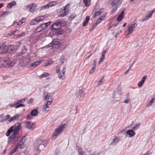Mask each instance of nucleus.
Returning a JSON list of instances; mask_svg holds the SVG:
<instances>
[{"label":"nucleus","instance_id":"obj_1","mask_svg":"<svg viewBox=\"0 0 155 155\" xmlns=\"http://www.w3.org/2000/svg\"><path fill=\"white\" fill-rule=\"evenodd\" d=\"M21 125V124L20 123H16L8 130L6 133V136H9L10 134L12 133L11 135L8 137V143L11 142L13 140L15 142H16L20 140V137H18V133L19 130L20 129Z\"/></svg>","mask_w":155,"mask_h":155},{"label":"nucleus","instance_id":"obj_2","mask_svg":"<svg viewBox=\"0 0 155 155\" xmlns=\"http://www.w3.org/2000/svg\"><path fill=\"white\" fill-rule=\"evenodd\" d=\"M122 3L121 0H111L110 3L112 5L111 13L113 14L115 12L117 8L120 6Z\"/></svg>","mask_w":155,"mask_h":155},{"label":"nucleus","instance_id":"obj_3","mask_svg":"<svg viewBox=\"0 0 155 155\" xmlns=\"http://www.w3.org/2000/svg\"><path fill=\"white\" fill-rule=\"evenodd\" d=\"M66 124H64L59 126L55 130L54 133L52 136V140H55L65 128Z\"/></svg>","mask_w":155,"mask_h":155},{"label":"nucleus","instance_id":"obj_4","mask_svg":"<svg viewBox=\"0 0 155 155\" xmlns=\"http://www.w3.org/2000/svg\"><path fill=\"white\" fill-rule=\"evenodd\" d=\"M65 25V23L61 20H58L52 25L51 29L58 30L61 29L62 27L64 26Z\"/></svg>","mask_w":155,"mask_h":155},{"label":"nucleus","instance_id":"obj_5","mask_svg":"<svg viewBox=\"0 0 155 155\" xmlns=\"http://www.w3.org/2000/svg\"><path fill=\"white\" fill-rule=\"evenodd\" d=\"M43 95V98L44 101L46 102L51 104L53 101V96L51 94L48 92H44Z\"/></svg>","mask_w":155,"mask_h":155},{"label":"nucleus","instance_id":"obj_6","mask_svg":"<svg viewBox=\"0 0 155 155\" xmlns=\"http://www.w3.org/2000/svg\"><path fill=\"white\" fill-rule=\"evenodd\" d=\"M65 69L63 68L62 70L59 69V68L56 69V71L58 73V77L59 78L63 80L65 78L64 75L65 72Z\"/></svg>","mask_w":155,"mask_h":155},{"label":"nucleus","instance_id":"obj_7","mask_svg":"<svg viewBox=\"0 0 155 155\" xmlns=\"http://www.w3.org/2000/svg\"><path fill=\"white\" fill-rule=\"evenodd\" d=\"M37 5L34 3H31L29 5H28L26 6L27 9H28V10L30 12L34 13L36 12V7Z\"/></svg>","mask_w":155,"mask_h":155},{"label":"nucleus","instance_id":"obj_8","mask_svg":"<svg viewBox=\"0 0 155 155\" xmlns=\"http://www.w3.org/2000/svg\"><path fill=\"white\" fill-rule=\"evenodd\" d=\"M69 4L66 5L64 8L63 12L61 14H59L58 16L59 17H64L67 15L69 13L68 8H69Z\"/></svg>","mask_w":155,"mask_h":155},{"label":"nucleus","instance_id":"obj_9","mask_svg":"<svg viewBox=\"0 0 155 155\" xmlns=\"http://www.w3.org/2000/svg\"><path fill=\"white\" fill-rule=\"evenodd\" d=\"M137 25L136 23H134L129 25L127 29L128 32L127 35H129L132 33L133 31L134 30Z\"/></svg>","mask_w":155,"mask_h":155},{"label":"nucleus","instance_id":"obj_10","mask_svg":"<svg viewBox=\"0 0 155 155\" xmlns=\"http://www.w3.org/2000/svg\"><path fill=\"white\" fill-rule=\"evenodd\" d=\"M84 89L82 88L81 89H80L76 93V97L77 98L80 99L81 97H84L85 95V94L84 93Z\"/></svg>","mask_w":155,"mask_h":155},{"label":"nucleus","instance_id":"obj_11","mask_svg":"<svg viewBox=\"0 0 155 155\" xmlns=\"http://www.w3.org/2000/svg\"><path fill=\"white\" fill-rule=\"evenodd\" d=\"M17 50V47L16 46L11 45L9 47H8L7 51H8V53H14Z\"/></svg>","mask_w":155,"mask_h":155},{"label":"nucleus","instance_id":"obj_12","mask_svg":"<svg viewBox=\"0 0 155 155\" xmlns=\"http://www.w3.org/2000/svg\"><path fill=\"white\" fill-rule=\"evenodd\" d=\"M26 127L30 130H33L35 127V124L31 121H26Z\"/></svg>","mask_w":155,"mask_h":155},{"label":"nucleus","instance_id":"obj_13","mask_svg":"<svg viewBox=\"0 0 155 155\" xmlns=\"http://www.w3.org/2000/svg\"><path fill=\"white\" fill-rule=\"evenodd\" d=\"M57 4V3L55 2H50L49 3L47 4L46 5H45L43 6H42L41 7V9H44L45 8H48L49 7H51Z\"/></svg>","mask_w":155,"mask_h":155},{"label":"nucleus","instance_id":"obj_14","mask_svg":"<svg viewBox=\"0 0 155 155\" xmlns=\"http://www.w3.org/2000/svg\"><path fill=\"white\" fill-rule=\"evenodd\" d=\"M51 104H50V103L46 102L43 106L41 110L43 112H47L49 111V105H50Z\"/></svg>","mask_w":155,"mask_h":155},{"label":"nucleus","instance_id":"obj_15","mask_svg":"<svg viewBox=\"0 0 155 155\" xmlns=\"http://www.w3.org/2000/svg\"><path fill=\"white\" fill-rule=\"evenodd\" d=\"M126 133L128 135V137L131 138L134 137L135 134V132L132 130H127L126 132Z\"/></svg>","mask_w":155,"mask_h":155},{"label":"nucleus","instance_id":"obj_16","mask_svg":"<svg viewBox=\"0 0 155 155\" xmlns=\"http://www.w3.org/2000/svg\"><path fill=\"white\" fill-rule=\"evenodd\" d=\"M44 140L42 139L39 138L37 139V141L35 142V147L39 146V145L45 143Z\"/></svg>","mask_w":155,"mask_h":155},{"label":"nucleus","instance_id":"obj_17","mask_svg":"<svg viewBox=\"0 0 155 155\" xmlns=\"http://www.w3.org/2000/svg\"><path fill=\"white\" fill-rule=\"evenodd\" d=\"M48 143V142H45V143H44L42 144H41L39 145V146H38L36 147V148L37 150H39L40 152L41 150H43V149H44V148L47 146Z\"/></svg>","mask_w":155,"mask_h":155},{"label":"nucleus","instance_id":"obj_18","mask_svg":"<svg viewBox=\"0 0 155 155\" xmlns=\"http://www.w3.org/2000/svg\"><path fill=\"white\" fill-rule=\"evenodd\" d=\"M119 141V139L117 137H115L114 139L111 140L110 144V145H115Z\"/></svg>","mask_w":155,"mask_h":155},{"label":"nucleus","instance_id":"obj_19","mask_svg":"<svg viewBox=\"0 0 155 155\" xmlns=\"http://www.w3.org/2000/svg\"><path fill=\"white\" fill-rule=\"evenodd\" d=\"M15 60H13L9 64V62L7 60L4 59L3 60V61L7 64V66L10 67L13 66L14 64L15 63Z\"/></svg>","mask_w":155,"mask_h":155},{"label":"nucleus","instance_id":"obj_20","mask_svg":"<svg viewBox=\"0 0 155 155\" xmlns=\"http://www.w3.org/2000/svg\"><path fill=\"white\" fill-rule=\"evenodd\" d=\"M45 27L44 26V25L43 24H42L38 26L37 28L35 30V32H39L42 30H43L45 28Z\"/></svg>","mask_w":155,"mask_h":155},{"label":"nucleus","instance_id":"obj_21","mask_svg":"<svg viewBox=\"0 0 155 155\" xmlns=\"http://www.w3.org/2000/svg\"><path fill=\"white\" fill-rule=\"evenodd\" d=\"M42 61V60H39L38 61H36L31 64V67H36L41 63Z\"/></svg>","mask_w":155,"mask_h":155},{"label":"nucleus","instance_id":"obj_22","mask_svg":"<svg viewBox=\"0 0 155 155\" xmlns=\"http://www.w3.org/2000/svg\"><path fill=\"white\" fill-rule=\"evenodd\" d=\"M147 78V76L146 75H145L143 77L141 81L139 82L138 84V86L139 87H142Z\"/></svg>","mask_w":155,"mask_h":155},{"label":"nucleus","instance_id":"obj_23","mask_svg":"<svg viewBox=\"0 0 155 155\" xmlns=\"http://www.w3.org/2000/svg\"><path fill=\"white\" fill-rule=\"evenodd\" d=\"M121 90L120 87H118L116 89H115L114 93L115 94H117V96H121Z\"/></svg>","mask_w":155,"mask_h":155},{"label":"nucleus","instance_id":"obj_24","mask_svg":"<svg viewBox=\"0 0 155 155\" xmlns=\"http://www.w3.org/2000/svg\"><path fill=\"white\" fill-rule=\"evenodd\" d=\"M104 8H101L97 12H96L94 15V16L95 17L98 15H101L103 12Z\"/></svg>","mask_w":155,"mask_h":155},{"label":"nucleus","instance_id":"obj_25","mask_svg":"<svg viewBox=\"0 0 155 155\" xmlns=\"http://www.w3.org/2000/svg\"><path fill=\"white\" fill-rule=\"evenodd\" d=\"M90 17L89 16H87L85 19V20L84 21L83 24V26H86L88 24V22L90 20Z\"/></svg>","mask_w":155,"mask_h":155},{"label":"nucleus","instance_id":"obj_26","mask_svg":"<svg viewBox=\"0 0 155 155\" xmlns=\"http://www.w3.org/2000/svg\"><path fill=\"white\" fill-rule=\"evenodd\" d=\"M61 45H54V44H49L48 45V46L49 47H51V48L53 49H58Z\"/></svg>","mask_w":155,"mask_h":155},{"label":"nucleus","instance_id":"obj_27","mask_svg":"<svg viewBox=\"0 0 155 155\" xmlns=\"http://www.w3.org/2000/svg\"><path fill=\"white\" fill-rule=\"evenodd\" d=\"M16 4V2L15 1H12L11 2L8 4L7 6L8 8H10L12 6H14Z\"/></svg>","mask_w":155,"mask_h":155},{"label":"nucleus","instance_id":"obj_28","mask_svg":"<svg viewBox=\"0 0 155 155\" xmlns=\"http://www.w3.org/2000/svg\"><path fill=\"white\" fill-rule=\"evenodd\" d=\"M120 96H117V94H115L114 93L113 94V97L114 98V100L116 101H119L120 99Z\"/></svg>","mask_w":155,"mask_h":155},{"label":"nucleus","instance_id":"obj_29","mask_svg":"<svg viewBox=\"0 0 155 155\" xmlns=\"http://www.w3.org/2000/svg\"><path fill=\"white\" fill-rule=\"evenodd\" d=\"M30 113L33 116H36L38 114V111L37 109H35L32 110Z\"/></svg>","mask_w":155,"mask_h":155},{"label":"nucleus","instance_id":"obj_30","mask_svg":"<svg viewBox=\"0 0 155 155\" xmlns=\"http://www.w3.org/2000/svg\"><path fill=\"white\" fill-rule=\"evenodd\" d=\"M17 145H18V147H19L21 149L25 147L24 142H22L19 141Z\"/></svg>","mask_w":155,"mask_h":155},{"label":"nucleus","instance_id":"obj_31","mask_svg":"<svg viewBox=\"0 0 155 155\" xmlns=\"http://www.w3.org/2000/svg\"><path fill=\"white\" fill-rule=\"evenodd\" d=\"M19 116V114H17L15 115H14L9 120V122H12L14 120H15L16 119L17 117H18Z\"/></svg>","mask_w":155,"mask_h":155},{"label":"nucleus","instance_id":"obj_32","mask_svg":"<svg viewBox=\"0 0 155 155\" xmlns=\"http://www.w3.org/2000/svg\"><path fill=\"white\" fill-rule=\"evenodd\" d=\"M18 149V145H16L14 149H13L9 153V155H12Z\"/></svg>","mask_w":155,"mask_h":155},{"label":"nucleus","instance_id":"obj_33","mask_svg":"<svg viewBox=\"0 0 155 155\" xmlns=\"http://www.w3.org/2000/svg\"><path fill=\"white\" fill-rule=\"evenodd\" d=\"M149 15V13L148 14H147L145 17L142 19L141 21L142 22H143L146 20H148L152 16H150Z\"/></svg>","mask_w":155,"mask_h":155},{"label":"nucleus","instance_id":"obj_34","mask_svg":"<svg viewBox=\"0 0 155 155\" xmlns=\"http://www.w3.org/2000/svg\"><path fill=\"white\" fill-rule=\"evenodd\" d=\"M50 44H54V45H61L60 42L56 40H53L50 43Z\"/></svg>","mask_w":155,"mask_h":155},{"label":"nucleus","instance_id":"obj_35","mask_svg":"<svg viewBox=\"0 0 155 155\" xmlns=\"http://www.w3.org/2000/svg\"><path fill=\"white\" fill-rule=\"evenodd\" d=\"M25 19L24 18H22L21 20L17 23V25H19L22 24L24 22L23 21H25Z\"/></svg>","mask_w":155,"mask_h":155},{"label":"nucleus","instance_id":"obj_36","mask_svg":"<svg viewBox=\"0 0 155 155\" xmlns=\"http://www.w3.org/2000/svg\"><path fill=\"white\" fill-rule=\"evenodd\" d=\"M8 49V46H6L4 48V49H3L2 50V51L1 52V54H5L6 53L8 52V51H7V50Z\"/></svg>","mask_w":155,"mask_h":155},{"label":"nucleus","instance_id":"obj_37","mask_svg":"<svg viewBox=\"0 0 155 155\" xmlns=\"http://www.w3.org/2000/svg\"><path fill=\"white\" fill-rule=\"evenodd\" d=\"M27 49L26 48L25 45H24L22 47L21 54H22L25 53L27 51Z\"/></svg>","mask_w":155,"mask_h":155},{"label":"nucleus","instance_id":"obj_38","mask_svg":"<svg viewBox=\"0 0 155 155\" xmlns=\"http://www.w3.org/2000/svg\"><path fill=\"white\" fill-rule=\"evenodd\" d=\"M104 76H103L101 79V80H100L98 82V83H97V85H98V86H99L100 85H101L102 84L104 81V80L103 81V79H104Z\"/></svg>","mask_w":155,"mask_h":155},{"label":"nucleus","instance_id":"obj_39","mask_svg":"<svg viewBox=\"0 0 155 155\" xmlns=\"http://www.w3.org/2000/svg\"><path fill=\"white\" fill-rule=\"evenodd\" d=\"M49 75V74L48 73L44 72L43 73L41 74V78L45 77L47 76H48Z\"/></svg>","mask_w":155,"mask_h":155},{"label":"nucleus","instance_id":"obj_40","mask_svg":"<svg viewBox=\"0 0 155 155\" xmlns=\"http://www.w3.org/2000/svg\"><path fill=\"white\" fill-rule=\"evenodd\" d=\"M6 46L5 44L3 43H2L0 44V49L2 51L3 49H4Z\"/></svg>","mask_w":155,"mask_h":155},{"label":"nucleus","instance_id":"obj_41","mask_svg":"<svg viewBox=\"0 0 155 155\" xmlns=\"http://www.w3.org/2000/svg\"><path fill=\"white\" fill-rule=\"evenodd\" d=\"M37 21H36L35 19L31 21L30 22V24L31 25H34L36 24L37 23Z\"/></svg>","mask_w":155,"mask_h":155},{"label":"nucleus","instance_id":"obj_42","mask_svg":"<svg viewBox=\"0 0 155 155\" xmlns=\"http://www.w3.org/2000/svg\"><path fill=\"white\" fill-rule=\"evenodd\" d=\"M124 18V16H121L120 15H119V16L117 18V21L118 22H119L122 20Z\"/></svg>","mask_w":155,"mask_h":155},{"label":"nucleus","instance_id":"obj_43","mask_svg":"<svg viewBox=\"0 0 155 155\" xmlns=\"http://www.w3.org/2000/svg\"><path fill=\"white\" fill-rule=\"evenodd\" d=\"M140 125V123H138V124H135V126L133 127L132 128L134 130L136 129H137L138 128Z\"/></svg>","mask_w":155,"mask_h":155},{"label":"nucleus","instance_id":"obj_44","mask_svg":"<svg viewBox=\"0 0 155 155\" xmlns=\"http://www.w3.org/2000/svg\"><path fill=\"white\" fill-rule=\"evenodd\" d=\"M53 63V62L52 61H49L48 63H46V64L43 65L44 67H46L51 65Z\"/></svg>","mask_w":155,"mask_h":155},{"label":"nucleus","instance_id":"obj_45","mask_svg":"<svg viewBox=\"0 0 155 155\" xmlns=\"http://www.w3.org/2000/svg\"><path fill=\"white\" fill-rule=\"evenodd\" d=\"M104 59L105 56H102L101 55L100 58V60L99 62L98 63V64H99L100 63L104 61Z\"/></svg>","mask_w":155,"mask_h":155},{"label":"nucleus","instance_id":"obj_46","mask_svg":"<svg viewBox=\"0 0 155 155\" xmlns=\"http://www.w3.org/2000/svg\"><path fill=\"white\" fill-rule=\"evenodd\" d=\"M32 115L30 114H28L27 116V118L28 120L32 119L33 118Z\"/></svg>","mask_w":155,"mask_h":155},{"label":"nucleus","instance_id":"obj_47","mask_svg":"<svg viewBox=\"0 0 155 155\" xmlns=\"http://www.w3.org/2000/svg\"><path fill=\"white\" fill-rule=\"evenodd\" d=\"M97 62V59H94L93 63V67L92 68H94L96 67V64Z\"/></svg>","mask_w":155,"mask_h":155},{"label":"nucleus","instance_id":"obj_48","mask_svg":"<svg viewBox=\"0 0 155 155\" xmlns=\"http://www.w3.org/2000/svg\"><path fill=\"white\" fill-rule=\"evenodd\" d=\"M64 61V58L63 57L62 58H61L60 61L59 63L60 64H63Z\"/></svg>","mask_w":155,"mask_h":155},{"label":"nucleus","instance_id":"obj_49","mask_svg":"<svg viewBox=\"0 0 155 155\" xmlns=\"http://www.w3.org/2000/svg\"><path fill=\"white\" fill-rule=\"evenodd\" d=\"M17 31V30H16L15 31H10L8 34V35H12L14 34Z\"/></svg>","mask_w":155,"mask_h":155},{"label":"nucleus","instance_id":"obj_50","mask_svg":"<svg viewBox=\"0 0 155 155\" xmlns=\"http://www.w3.org/2000/svg\"><path fill=\"white\" fill-rule=\"evenodd\" d=\"M76 15L75 14H72L70 16V18H71V20H72L76 17Z\"/></svg>","mask_w":155,"mask_h":155},{"label":"nucleus","instance_id":"obj_51","mask_svg":"<svg viewBox=\"0 0 155 155\" xmlns=\"http://www.w3.org/2000/svg\"><path fill=\"white\" fill-rule=\"evenodd\" d=\"M25 106V105L24 104H19L18 105H17L15 107V108H17L19 107H24Z\"/></svg>","mask_w":155,"mask_h":155},{"label":"nucleus","instance_id":"obj_52","mask_svg":"<svg viewBox=\"0 0 155 155\" xmlns=\"http://www.w3.org/2000/svg\"><path fill=\"white\" fill-rule=\"evenodd\" d=\"M51 24V21H49L47 23H43L45 28H46L48 26H49Z\"/></svg>","mask_w":155,"mask_h":155},{"label":"nucleus","instance_id":"obj_53","mask_svg":"<svg viewBox=\"0 0 155 155\" xmlns=\"http://www.w3.org/2000/svg\"><path fill=\"white\" fill-rule=\"evenodd\" d=\"M39 18L40 19V21H43L44 19L46 18V17L45 15H43V16H39Z\"/></svg>","mask_w":155,"mask_h":155},{"label":"nucleus","instance_id":"obj_54","mask_svg":"<svg viewBox=\"0 0 155 155\" xmlns=\"http://www.w3.org/2000/svg\"><path fill=\"white\" fill-rule=\"evenodd\" d=\"M10 14V12H5L2 14V15L3 16L4 15H7L8 14Z\"/></svg>","mask_w":155,"mask_h":155},{"label":"nucleus","instance_id":"obj_55","mask_svg":"<svg viewBox=\"0 0 155 155\" xmlns=\"http://www.w3.org/2000/svg\"><path fill=\"white\" fill-rule=\"evenodd\" d=\"M101 21H102L101 20V19L99 18H98L95 23L96 25L99 24L101 22Z\"/></svg>","mask_w":155,"mask_h":155},{"label":"nucleus","instance_id":"obj_56","mask_svg":"<svg viewBox=\"0 0 155 155\" xmlns=\"http://www.w3.org/2000/svg\"><path fill=\"white\" fill-rule=\"evenodd\" d=\"M25 140H26L25 136H24L21 138V139L20 140V141L22 142H24L25 141Z\"/></svg>","mask_w":155,"mask_h":155},{"label":"nucleus","instance_id":"obj_57","mask_svg":"<svg viewBox=\"0 0 155 155\" xmlns=\"http://www.w3.org/2000/svg\"><path fill=\"white\" fill-rule=\"evenodd\" d=\"M85 4V5L87 6L88 5L87 3L89 2H90V0H83Z\"/></svg>","mask_w":155,"mask_h":155},{"label":"nucleus","instance_id":"obj_58","mask_svg":"<svg viewBox=\"0 0 155 155\" xmlns=\"http://www.w3.org/2000/svg\"><path fill=\"white\" fill-rule=\"evenodd\" d=\"M79 155H84L85 154V152L84 151H79V152H78Z\"/></svg>","mask_w":155,"mask_h":155},{"label":"nucleus","instance_id":"obj_59","mask_svg":"<svg viewBox=\"0 0 155 155\" xmlns=\"http://www.w3.org/2000/svg\"><path fill=\"white\" fill-rule=\"evenodd\" d=\"M25 32H21L20 34H18V35L19 37L23 36L25 35Z\"/></svg>","mask_w":155,"mask_h":155},{"label":"nucleus","instance_id":"obj_60","mask_svg":"<svg viewBox=\"0 0 155 155\" xmlns=\"http://www.w3.org/2000/svg\"><path fill=\"white\" fill-rule=\"evenodd\" d=\"M155 12V8H154V9H153V10L151 11V12H149V13H150V16H152V14L154 12Z\"/></svg>","mask_w":155,"mask_h":155},{"label":"nucleus","instance_id":"obj_61","mask_svg":"<svg viewBox=\"0 0 155 155\" xmlns=\"http://www.w3.org/2000/svg\"><path fill=\"white\" fill-rule=\"evenodd\" d=\"M94 69L95 68H91L90 69L89 71V74H92L94 71Z\"/></svg>","mask_w":155,"mask_h":155},{"label":"nucleus","instance_id":"obj_62","mask_svg":"<svg viewBox=\"0 0 155 155\" xmlns=\"http://www.w3.org/2000/svg\"><path fill=\"white\" fill-rule=\"evenodd\" d=\"M130 101V98H128V99H127V100H125L124 101V102L125 103H128L129 102V101Z\"/></svg>","mask_w":155,"mask_h":155},{"label":"nucleus","instance_id":"obj_63","mask_svg":"<svg viewBox=\"0 0 155 155\" xmlns=\"http://www.w3.org/2000/svg\"><path fill=\"white\" fill-rule=\"evenodd\" d=\"M6 118L4 119L5 120H7L10 118V116L9 115H7L5 116Z\"/></svg>","mask_w":155,"mask_h":155},{"label":"nucleus","instance_id":"obj_64","mask_svg":"<svg viewBox=\"0 0 155 155\" xmlns=\"http://www.w3.org/2000/svg\"><path fill=\"white\" fill-rule=\"evenodd\" d=\"M105 17V15H103L101 16V17L99 18L102 21H103L104 20V18Z\"/></svg>","mask_w":155,"mask_h":155}]
</instances>
